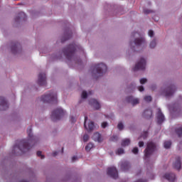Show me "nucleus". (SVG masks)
I'll return each mask as SVG.
<instances>
[{"instance_id":"obj_10","label":"nucleus","mask_w":182,"mask_h":182,"mask_svg":"<svg viewBox=\"0 0 182 182\" xmlns=\"http://www.w3.org/2000/svg\"><path fill=\"white\" fill-rule=\"evenodd\" d=\"M9 108L8 102L4 97H0V110H6Z\"/></svg>"},{"instance_id":"obj_48","label":"nucleus","mask_w":182,"mask_h":182,"mask_svg":"<svg viewBox=\"0 0 182 182\" xmlns=\"http://www.w3.org/2000/svg\"><path fill=\"white\" fill-rule=\"evenodd\" d=\"M88 95H93V92L89 91Z\"/></svg>"},{"instance_id":"obj_34","label":"nucleus","mask_w":182,"mask_h":182,"mask_svg":"<svg viewBox=\"0 0 182 182\" xmlns=\"http://www.w3.org/2000/svg\"><path fill=\"white\" fill-rule=\"evenodd\" d=\"M124 127V125H123V123L119 122L117 125V128L119 129V130H123Z\"/></svg>"},{"instance_id":"obj_2","label":"nucleus","mask_w":182,"mask_h":182,"mask_svg":"<svg viewBox=\"0 0 182 182\" xmlns=\"http://www.w3.org/2000/svg\"><path fill=\"white\" fill-rule=\"evenodd\" d=\"M105 72H107V66L105 64H96L95 66L92 67V76L94 77H99V76H103Z\"/></svg>"},{"instance_id":"obj_24","label":"nucleus","mask_w":182,"mask_h":182,"mask_svg":"<svg viewBox=\"0 0 182 182\" xmlns=\"http://www.w3.org/2000/svg\"><path fill=\"white\" fill-rule=\"evenodd\" d=\"M164 146L165 149H170L171 147V141H166L164 144Z\"/></svg>"},{"instance_id":"obj_46","label":"nucleus","mask_w":182,"mask_h":182,"mask_svg":"<svg viewBox=\"0 0 182 182\" xmlns=\"http://www.w3.org/2000/svg\"><path fill=\"white\" fill-rule=\"evenodd\" d=\"M56 156H58V151H54V152L53 153V157H56Z\"/></svg>"},{"instance_id":"obj_23","label":"nucleus","mask_w":182,"mask_h":182,"mask_svg":"<svg viewBox=\"0 0 182 182\" xmlns=\"http://www.w3.org/2000/svg\"><path fill=\"white\" fill-rule=\"evenodd\" d=\"M18 45H19V43H15L11 46V52H12V53H16V51L18 50Z\"/></svg>"},{"instance_id":"obj_12","label":"nucleus","mask_w":182,"mask_h":182,"mask_svg":"<svg viewBox=\"0 0 182 182\" xmlns=\"http://www.w3.org/2000/svg\"><path fill=\"white\" fill-rule=\"evenodd\" d=\"M134 44L136 46H146V39L143 37L135 38Z\"/></svg>"},{"instance_id":"obj_22","label":"nucleus","mask_w":182,"mask_h":182,"mask_svg":"<svg viewBox=\"0 0 182 182\" xmlns=\"http://www.w3.org/2000/svg\"><path fill=\"white\" fill-rule=\"evenodd\" d=\"M129 144H130V139H123L121 144L122 147H126V146H129Z\"/></svg>"},{"instance_id":"obj_41","label":"nucleus","mask_w":182,"mask_h":182,"mask_svg":"<svg viewBox=\"0 0 182 182\" xmlns=\"http://www.w3.org/2000/svg\"><path fill=\"white\" fill-rule=\"evenodd\" d=\"M102 129H106V127H107V123L106 122H104L102 123Z\"/></svg>"},{"instance_id":"obj_30","label":"nucleus","mask_w":182,"mask_h":182,"mask_svg":"<svg viewBox=\"0 0 182 182\" xmlns=\"http://www.w3.org/2000/svg\"><path fill=\"white\" fill-rule=\"evenodd\" d=\"M119 140V136L114 135L110 138L111 141H117Z\"/></svg>"},{"instance_id":"obj_21","label":"nucleus","mask_w":182,"mask_h":182,"mask_svg":"<svg viewBox=\"0 0 182 182\" xmlns=\"http://www.w3.org/2000/svg\"><path fill=\"white\" fill-rule=\"evenodd\" d=\"M143 116L145 119H151V117L153 116V111L150 109H146L143 113Z\"/></svg>"},{"instance_id":"obj_42","label":"nucleus","mask_w":182,"mask_h":182,"mask_svg":"<svg viewBox=\"0 0 182 182\" xmlns=\"http://www.w3.org/2000/svg\"><path fill=\"white\" fill-rule=\"evenodd\" d=\"M138 90H139V92H144V87L141 85L138 87Z\"/></svg>"},{"instance_id":"obj_38","label":"nucleus","mask_w":182,"mask_h":182,"mask_svg":"<svg viewBox=\"0 0 182 182\" xmlns=\"http://www.w3.org/2000/svg\"><path fill=\"white\" fill-rule=\"evenodd\" d=\"M146 82H147V79H146V78H141L140 80L141 85H144V83H146Z\"/></svg>"},{"instance_id":"obj_18","label":"nucleus","mask_w":182,"mask_h":182,"mask_svg":"<svg viewBox=\"0 0 182 182\" xmlns=\"http://www.w3.org/2000/svg\"><path fill=\"white\" fill-rule=\"evenodd\" d=\"M129 168H130V163L127 161H122L121 164V170H122V171H127Z\"/></svg>"},{"instance_id":"obj_26","label":"nucleus","mask_w":182,"mask_h":182,"mask_svg":"<svg viewBox=\"0 0 182 182\" xmlns=\"http://www.w3.org/2000/svg\"><path fill=\"white\" fill-rule=\"evenodd\" d=\"M18 15H19V16H21V17H18V18H16V21H18V20H19V19H21V18H23V19H25V18H26V15L25 14V13H23V12H20L19 14H18Z\"/></svg>"},{"instance_id":"obj_28","label":"nucleus","mask_w":182,"mask_h":182,"mask_svg":"<svg viewBox=\"0 0 182 182\" xmlns=\"http://www.w3.org/2000/svg\"><path fill=\"white\" fill-rule=\"evenodd\" d=\"M147 136H149V132L145 131L143 132V134L141 135V137L144 139V140H146L147 139Z\"/></svg>"},{"instance_id":"obj_1","label":"nucleus","mask_w":182,"mask_h":182,"mask_svg":"<svg viewBox=\"0 0 182 182\" xmlns=\"http://www.w3.org/2000/svg\"><path fill=\"white\" fill-rule=\"evenodd\" d=\"M27 134L28 139L21 140L18 145L14 146V149L17 148L23 153H26V151H29L32 149V146L36 143V137H34L33 134H32V127L27 129Z\"/></svg>"},{"instance_id":"obj_37","label":"nucleus","mask_w":182,"mask_h":182,"mask_svg":"<svg viewBox=\"0 0 182 182\" xmlns=\"http://www.w3.org/2000/svg\"><path fill=\"white\" fill-rule=\"evenodd\" d=\"M132 153H133L134 154H137V153H139V148L134 147V148L132 149Z\"/></svg>"},{"instance_id":"obj_44","label":"nucleus","mask_w":182,"mask_h":182,"mask_svg":"<svg viewBox=\"0 0 182 182\" xmlns=\"http://www.w3.org/2000/svg\"><path fill=\"white\" fill-rule=\"evenodd\" d=\"M76 160H77V156H73L72 161H76Z\"/></svg>"},{"instance_id":"obj_32","label":"nucleus","mask_w":182,"mask_h":182,"mask_svg":"<svg viewBox=\"0 0 182 182\" xmlns=\"http://www.w3.org/2000/svg\"><path fill=\"white\" fill-rule=\"evenodd\" d=\"M144 100L145 102H151V100H153V98H151V96H145L144 97Z\"/></svg>"},{"instance_id":"obj_6","label":"nucleus","mask_w":182,"mask_h":182,"mask_svg":"<svg viewBox=\"0 0 182 182\" xmlns=\"http://www.w3.org/2000/svg\"><path fill=\"white\" fill-rule=\"evenodd\" d=\"M154 150H156V144L153 142H148L146 148L144 150L145 160H147V159H149V157L153 154Z\"/></svg>"},{"instance_id":"obj_35","label":"nucleus","mask_w":182,"mask_h":182,"mask_svg":"<svg viewBox=\"0 0 182 182\" xmlns=\"http://www.w3.org/2000/svg\"><path fill=\"white\" fill-rule=\"evenodd\" d=\"M117 153L118 154H124V149H122V148H119V149H117Z\"/></svg>"},{"instance_id":"obj_19","label":"nucleus","mask_w":182,"mask_h":182,"mask_svg":"<svg viewBox=\"0 0 182 182\" xmlns=\"http://www.w3.org/2000/svg\"><path fill=\"white\" fill-rule=\"evenodd\" d=\"M92 139L95 141H98V143H102V141H103V138L99 132L94 133Z\"/></svg>"},{"instance_id":"obj_33","label":"nucleus","mask_w":182,"mask_h":182,"mask_svg":"<svg viewBox=\"0 0 182 182\" xmlns=\"http://www.w3.org/2000/svg\"><path fill=\"white\" fill-rule=\"evenodd\" d=\"M82 99H87V92L86 91H83L81 95Z\"/></svg>"},{"instance_id":"obj_17","label":"nucleus","mask_w":182,"mask_h":182,"mask_svg":"<svg viewBox=\"0 0 182 182\" xmlns=\"http://www.w3.org/2000/svg\"><path fill=\"white\" fill-rule=\"evenodd\" d=\"M164 178H166L169 182L176 181V175L174 173H166L164 176Z\"/></svg>"},{"instance_id":"obj_8","label":"nucleus","mask_w":182,"mask_h":182,"mask_svg":"<svg viewBox=\"0 0 182 182\" xmlns=\"http://www.w3.org/2000/svg\"><path fill=\"white\" fill-rule=\"evenodd\" d=\"M107 175L109 176V177H112V178H117L119 177V173L117 172V169L112 166L111 168H107Z\"/></svg>"},{"instance_id":"obj_14","label":"nucleus","mask_w":182,"mask_h":182,"mask_svg":"<svg viewBox=\"0 0 182 182\" xmlns=\"http://www.w3.org/2000/svg\"><path fill=\"white\" fill-rule=\"evenodd\" d=\"M164 114H163V112H161V109H158V113L156 114V120L158 124H161L163 122H164Z\"/></svg>"},{"instance_id":"obj_9","label":"nucleus","mask_w":182,"mask_h":182,"mask_svg":"<svg viewBox=\"0 0 182 182\" xmlns=\"http://www.w3.org/2000/svg\"><path fill=\"white\" fill-rule=\"evenodd\" d=\"M38 83L40 86H45L46 85V74L45 73H40L38 75Z\"/></svg>"},{"instance_id":"obj_40","label":"nucleus","mask_w":182,"mask_h":182,"mask_svg":"<svg viewBox=\"0 0 182 182\" xmlns=\"http://www.w3.org/2000/svg\"><path fill=\"white\" fill-rule=\"evenodd\" d=\"M154 36V31H153L152 30H149V36L152 38V36Z\"/></svg>"},{"instance_id":"obj_20","label":"nucleus","mask_w":182,"mask_h":182,"mask_svg":"<svg viewBox=\"0 0 182 182\" xmlns=\"http://www.w3.org/2000/svg\"><path fill=\"white\" fill-rule=\"evenodd\" d=\"M173 167L178 171L181 170V160L180 159V156H178L176 158V162L173 164Z\"/></svg>"},{"instance_id":"obj_31","label":"nucleus","mask_w":182,"mask_h":182,"mask_svg":"<svg viewBox=\"0 0 182 182\" xmlns=\"http://www.w3.org/2000/svg\"><path fill=\"white\" fill-rule=\"evenodd\" d=\"M37 156L38 157H41V159H45V155H42V151H37Z\"/></svg>"},{"instance_id":"obj_13","label":"nucleus","mask_w":182,"mask_h":182,"mask_svg":"<svg viewBox=\"0 0 182 182\" xmlns=\"http://www.w3.org/2000/svg\"><path fill=\"white\" fill-rule=\"evenodd\" d=\"M86 122H87V117H85V122H84V127L86 129L87 132H92L93 129H95V123L93 122H90L88 124V127L86 126Z\"/></svg>"},{"instance_id":"obj_47","label":"nucleus","mask_w":182,"mask_h":182,"mask_svg":"<svg viewBox=\"0 0 182 182\" xmlns=\"http://www.w3.org/2000/svg\"><path fill=\"white\" fill-rule=\"evenodd\" d=\"M136 35H139V36H140V34L139 33H132L133 37L136 36Z\"/></svg>"},{"instance_id":"obj_39","label":"nucleus","mask_w":182,"mask_h":182,"mask_svg":"<svg viewBox=\"0 0 182 182\" xmlns=\"http://www.w3.org/2000/svg\"><path fill=\"white\" fill-rule=\"evenodd\" d=\"M151 10H149V9H144V14H145V15H148V14H151Z\"/></svg>"},{"instance_id":"obj_49","label":"nucleus","mask_w":182,"mask_h":182,"mask_svg":"<svg viewBox=\"0 0 182 182\" xmlns=\"http://www.w3.org/2000/svg\"><path fill=\"white\" fill-rule=\"evenodd\" d=\"M62 153H63V147L62 148Z\"/></svg>"},{"instance_id":"obj_7","label":"nucleus","mask_w":182,"mask_h":182,"mask_svg":"<svg viewBox=\"0 0 182 182\" xmlns=\"http://www.w3.org/2000/svg\"><path fill=\"white\" fill-rule=\"evenodd\" d=\"M146 69V60L144 58H141L140 60L135 65L133 68L134 72L136 70H144Z\"/></svg>"},{"instance_id":"obj_50","label":"nucleus","mask_w":182,"mask_h":182,"mask_svg":"<svg viewBox=\"0 0 182 182\" xmlns=\"http://www.w3.org/2000/svg\"><path fill=\"white\" fill-rule=\"evenodd\" d=\"M181 144H182V142H181Z\"/></svg>"},{"instance_id":"obj_43","label":"nucleus","mask_w":182,"mask_h":182,"mask_svg":"<svg viewBox=\"0 0 182 182\" xmlns=\"http://www.w3.org/2000/svg\"><path fill=\"white\" fill-rule=\"evenodd\" d=\"M144 146V141H139V147H143Z\"/></svg>"},{"instance_id":"obj_5","label":"nucleus","mask_w":182,"mask_h":182,"mask_svg":"<svg viewBox=\"0 0 182 182\" xmlns=\"http://www.w3.org/2000/svg\"><path fill=\"white\" fill-rule=\"evenodd\" d=\"M65 112L62 108H57L53 111L51 114V120L53 122H58V120H60V118L65 116Z\"/></svg>"},{"instance_id":"obj_15","label":"nucleus","mask_w":182,"mask_h":182,"mask_svg":"<svg viewBox=\"0 0 182 182\" xmlns=\"http://www.w3.org/2000/svg\"><path fill=\"white\" fill-rule=\"evenodd\" d=\"M127 102H128V103H132V106H136V105H139V99L134 98L132 96L127 97Z\"/></svg>"},{"instance_id":"obj_45","label":"nucleus","mask_w":182,"mask_h":182,"mask_svg":"<svg viewBox=\"0 0 182 182\" xmlns=\"http://www.w3.org/2000/svg\"><path fill=\"white\" fill-rule=\"evenodd\" d=\"M71 122H72V123H75V122H76V119L75 117H72Z\"/></svg>"},{"instance_id":"obj_25","label":"nucleus","mask_w":182,"mask_h":182,"mask_svg":"<svg viewBox=\"0 0 182 182\" xmlns=\"http://www.w3.org/2000/svg\"><path fill=\"white\" fill-rule=\"evenodd\" d=\"M93 144L89 143L86 146H85V150L86 151H89L90 150H92L93 149Z\"/></svg>"},{"instance_id":"obj_4","label":"nucleus","mask_w":182,"mask_h":182,"mask_svg":"<svg viewBox=\"0 0 182 182\" xmlns=\"http://www.w3.org/2000/svg\"><path fill=\"white\" fill-rule=\"evenodd\" d=\"M43 103H58V94L55 91H50L41 97Z\"/></svg>"},{"instance_id":"obj_27","label":"nucleus","mask_w":182,"mask_h":182,"mask_svg":"<svg viewBox=\"0 0 182 182\" xmlns=\"http://www.w3.org/2000/svg\"><path fill=\"white\" fill-rule=\"evenodd\" d=\"M156 40H153V41L150 43L149 47L151 48V49H154V48H156Z\"/></svg>"},{"instance_id":"obj_36","label":"nucleus","mask_w":182,"mask_h":182,"mask_svg":"<svg viewBox=\"0 0 182 182\" xmlns=\"http://www.w3.org/2000/svg\"><path fill=\"white\" fill-rule=\"evenodd\" d=\"M87 140H89V135L85 134V135L83 136V141H84L85 143H86V141H87Z\"/></svg>"},{"instance_id":"obj_3","label":"nucleus","mask_w":182,"mask_h":182,"mask_svg":"<svg viewBox=\"0 0 182 182\" xmlns=\"http://www.w3.org/2000/svg\"><path fill=\"white\" fill-rule=\"evenodd\" d=\"M76 49H77V46L73 43L63 48V52L68 60H72V59H75Z\"/></svg>"},{"instance_id":"obj_16","label":"nucleus","mask_w":182,"mask_h":182,"mask_svg":"<svg viewBox=\"0 0 182 182\" xmlns=\"http://www.w3.org/2000/svg\"><path fill=\"white\" fill-rule=\"evenodd\" d=\"M89 104L95 107L96 110H99V109H100V103H99V102H97V100H96L95 99L90 100Z\"/></svg>"},{"instance_id":"obj_29","label":"nucleus","mask_w":182,"mask_h":182,"mask_svg":"<svg viewBox=\"0 0 182 182\" xmlns=\"http://www.w3.org/2000/svg\"><path fill=\"white\" fill-rule=\"evenodd\" d=\"M71 36H72V33H68V36H65V39L63 38L61 40L62 43H63V42H65V41H68V39H70Z\"/></svg>"},{"instance_id":"obj_11","label":"nucleus","mask_w":182,"mask_h":182,"mask_svg":"<svg viewBox=\"0 0 182 182\" xmlns=\"http://www.w3.org/2000/svg\"><path fill=\"white\" fill-rule=\"evenodd\" d=\"M174 92H176V86L171 85L170 87H168L166 88V91L165 92L166 97H170V96H173Z\"/></svg>"}]
</instances>
